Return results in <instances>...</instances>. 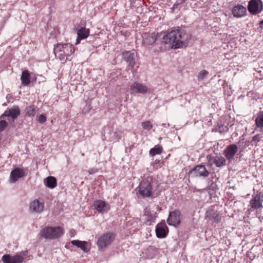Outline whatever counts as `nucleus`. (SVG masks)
Segmentation results:
<instances>
[{"mask_svg":"<svg viewBox=\"0 0 263 263\" xmlns=\"http://www.w3.org/2000/svg\"><path fill=\"white\" fill-rule=\"evenodd\" d=\"M21 80L23 86H27L30 84V74L28 70H25L22 72Z\"/></svg>","mask_w":263,"mask_h":263,"instance_id":"393cba45","label":"nucleus"},{"mask_svg":"<svg viewBox=\"0 0 263 263\" xmlns=\"http://www.w3.org/2000/svg\"><path fill=\"white\" fill-rule=\"evenodd\" d=\"M190 36L181 29L172 30L163 37L165 44L172 45L174 49H177L186 46L187 42L190 40Z\"/></svg>","mask_w":263,"mask_h":263,"instance_id":"f257e3e1","label":"nucleus"},{"mask_svg":"<svg viewBox=\"0 0 263 263\" xmlns=\"http://www.w3.org/2000/svg\"><path fill=\"white\" fill-rule=\"evenodd\" d=\"M168 232V229L164 220L162 221L156 226V233L158 238H162L165 237Z\"/></svg>","mask_w":263,"mask_h":263,"instance_id":"4468645a","label":"nucleus"},{"mask_svg":"<svg viewBox=\"0 0 263 263\" xmlns=\"http://www.w3.org/2000/svg\"><path fill=\"white\" fill-rule=\"evenodd\" d=\"M115 239V235L112 233H104L98 239L97 245L100 250H104L110 245Z\"/></svg>","mask_w":263,"mask_h":263,"instance_id":"39448f33","label":"nucleus"},{"mask_svg":"<svg viewBox=\"0 0 263 263\" xmlns=\"http://www.w3.org/2000/svg\"><path fill=\"white\" fill-rule=\"evenodd\" d=\"M26 175L25 171L23 169L18 167L15 168L10 173L9 182L11 183H15L19 178L26 176Z\"/></svg>","mask_w":263,"mask_h":263,"instance_id":"f3484780","label":"nucleus"},{"mask_svg":"<svg viewBox=\"0 0 263 263\" xmlns=\"http://www.w3.org/2000/svg\"><path fill=\"white\" fill-rule=\"evenodd\" d=\"M186 0H177L175 4L173 6L174 9H180L181 5L185 2Z\"/></svg>","mask_w":263,"mask_h":263,"instance_id":"2f4dec72","label":"nucleus"},{"mask_svg":"<svg viewBox=\"0 0 263 263\" xmlns=\"http://www.w3.org/2000/svg\"><path fill=\"white\" fill-rule=\"evenodd\" d=\"M45 185L49 188L53 189L57 184V179L54 177L49 176L44 181Z\"/></svg>","mask_w":263,"mask_h":263,"instance_id":"a878e982","label":"nucleus"},{"mask_svg":"<svg viewBox=\"0 0 263 263\" xmlns=\"http://www.w3.org/2000/svg\"><path fill=\"white\" fill-rule=\"evenodd\" d=\"M237 152V146L234 144H230L224 150L223 155L229 162H231Z\"/></svg>","mask_w":263,"mask_h":263,"instance_id":"ddd939ff","label":"nucleus"},{"mask_svg":"<svg viewBox=\"0 0 263 263\" xmlns=\"http://www.w3.org/2000/svg\"><path fill=\"white\" fill-rule=\"evenodd\" d=\"M180 215L181 213L178 210L170 212L167 219L168 224L174 227L178 226L180 223Z\"/></svg>","mask_w":263,"mask_h":263,"instance_id":"f8f14e48","label":"nucleus"},{"mask_svg":"<svg viewBox=\"0 0 263 263\" xmlns=\"http://www.w3.org/2000/svg\"><path fill=\"white\" fill-rule=\"evenodd\" d=\"M46 117L44 115H41L38 118V121L41 123H44L46 121Z\"/></svg>","mask_w":263,"mask_h":263,"instance_id":"f704fd0d","label":"nucleus"},{"mask_svg":"<svg viewBox=\"0 0 263 263\" xmlns=\"http://www.w3.org/2000/svg\"><path fill=\"white\" fill-rule=\"evenodd\" d=\"M89 29H86L85 27L81 28L78 30L77 32L78 37L76 44L77 45L80 43L81 40L86 39L89 36Z\"/></svg>","mask_w":263,"mask_h":263,"instance_id":"b1692460","label":"nucleus"},{"mask_svg":"<svg viewBox=\"0 0 263 263\" xmlns=\"http://www.w3.org/2000/svg\"><path fill=\"white\" fill-rule=\"evenodd\" d=\"M247 9L245 7L242 5H237L235 6L232 10V14L235 17H241L246 15Z\"/></svg>","mask_w":263,"mask_h":263,"instance_id":"aec40b11","label":"nucleus"},{"mask_svg":"<svg viewBox=\"0 0 263 263\" xmlns=\"http://www.w3.org/2000/svg\"><path fill=\"white\" fill-rule=\"evenodd\" d=\"M255 121L257 127L263 129V111L257 114Z\"/></svg>","mask_w":263,"mask_h":263,"instance_id":"bb28decb","label":"nucleus"},{"mask_svg":"<svg viewBox=\"0 0 263 263\" xmlns=\"http://www.w3.org/2000/svg\"><path fill=\"white\" fill-rule=\"evenodd\" d=\"M86 108V109L87 110V111H88L90 109V105H89L88 106H86L85 108Z\"/></svg>","mask_w":263,"mask_h":263,"instance_id":"58836bf2","label":"nucleus"},{"mask_svg":"<svg viewBox=\"0 0 263 263\" xmlns=\"http://www.w3.org/2000/svg\"><path fill=\"white\" fill-rule=\"evenodd\" d=\"M252 141L258 142L260 141L259 135H256L254 136L252 138Z\"/></svg>","mask_w":263,"mask_h":263,"instance_id":"c9c22d12","label":"nucleus"},{"mask_svg":"<svg viewBox=\"0 0 263 263\" xmlns=\"http://www.w3.org/2000/svg\"><path fill=\"white\" fill-rule=\"evenodd\" d=\"M208 165L211 167L215 164L218 167H222L226 164V158L221 156H213L208 155L206 156Z\"/></svg>","mask_w":263,"mask_h":263,"instance_id":"0eeeda50","label":"nucleus"},{"mask_svg":"<svg viewBox=\"0 0 263 263\" xmlns=\"http://www.w3.org/2000/svg\"><path fill=\"white\" fill-rule=\"evenodd\" d=\"M261 193H258L252 195V198L250 201V205L253 209H257L261 208L263 200L261 199Z\"/></svg>","mask_w":263,"mask_h":263,"instance_id":"a211bd4d","label":"nucleus"},{"mask_svg":"<svg viewBox=\"0 0 263 263\" xmlns=\"http://www.w3.org/2000/svg\"><path fill=\"white\" fill-rule=\"evenodd\" d=\"M144 216H145L146 223L148 225H151L153 222H155V219L157 217V213H152L151 211L147 208L144 209Z\"/></svg>","mask_w":263,"mask_h":263,"instance_id":"412c9836","label":"nucleus"},{"mask_svg":"<svg viewBox=\"0 0 263 263\" xmlns=\"http://www.w3.org/2000/svg\"><path fill=\"white\" fill-rule=\"evenodd\" d=\"M8 125V123L5 120H1L0 121V132L3 131Z\"/></svg>","mask_w":263,"mask_h":263,"instance_id":"473e14b6","label":"nucleus"},{"mask_svg":"<svg viewBox=\"0 0 263 263\" xmlns=\"http://www.w3.org/2000/svg\"><path fill=\"white\" fill-rule=\"evenodd\" d=\"M142 44L147 47L154 44L157 39V34L155 32H145L142 34Z\"/></svg>","mask_w":263,"mask_h":263,"instance_id":"9b49d317","label":"nucleus"},{"mask_svg":"<svg viewBox=\"0 0 263 263\" xmlns=\"http://www.w3.org/2000/svg\"><path fill=\"white\" fill-rule=\"evenodd\" d=\"M259 25L260 26H263V20L260 22Z\"/></svg>","mask_w":263,"mask_h":263,"instance_id":"ea45409f","label":"nucleus"},{"mask_svg":"<svg viewBox=\"0 0 263 263\" xmlns=\"http://www.w3.org/2000/svg\"><path fill=\"white\" fill-rule=\"evenodd\" d=\"M123 58L128 64V67L131 70L134 72V67L136 64V54L135 52L130 51H124L122 53Z\"/></svg>","mask_w":263,"mask_h":263,"instance_id":"1a4fd4ad","label":"nucleus"},{"mask_svg":"<svg viewBox=\"0 0 263 263\" xmlns=\"http://www.w3.org/2000/svg\"><path fill=\"white\" fill-rule=\"evenodd\" d=\"M97 172V170H95V169H91V170H89L88 171V172L89 174H93V173H95Z\"/></svg>","mask_w":263,"mask_h":263,"instance_id":"4c0bfd02","label":"nucleus"},{"mask_svg":"<svg viewBox=\"0 0 263 263\" xmlns=\"http://www.w3.org/2000/svg\"><path fill=\"white\" fill-rule=\"evenodd\" d=\"M248 9L252 15L258 14L263 10L262 2L261 0H251L249 2Z\"/></svg>","mask_w":263,"mask_h":263,"instance_id":"6e6552de","label":"nucleus"},{"mask_svg":"<svg viewBox=\"0 0 263 263\" xmlns=\"http://www.w3.org/2000/svg\"><path fill=\"white\" fill-rule=\"evenodd\" d=\"M208 74V72L206 70H203L200 72L198 74V79L200 80H202L204 78V77Z\"/></svg>","mask_w":263,"mask_h":263,"instance_id":"72a5a7b5","label":"nucleus"},{"mask_svg":"<svg viewBox=\"0 0 263 263\" xmlns=\"http://www.w3.org/2000/svg\"><path fill=\"white\" fill-rule=\"evenodd\" d=\"M75 51L74 47L70 43H59L54 48V52L56 57L61 60H64L65 58L68 59V57L72 55Z\"/></svg>","mask_w":263,"mask_h":263,"instance_id":"f03ea898","label":"nucleus"},{"mask_svg":"<svg viewBox=\"0 0 263 263\" xmlns=\"http://www.w3.org/2000/svg\"><path fill=\"white\" fill-rule=\"evenodd\" d=\"M208 216L210 220H213L216 223H219L221 219V217L217 211L213 214H209Z\"/></svg>","mask_w":263,"mask_h":263,"instance_id":"cd10ccee","label":"nucleus"},{"mask_svg":"<svg viewBox=\"0 0 263 263\" xmlns=\"http://www.w3.org/2000/svg\"><path fill=\"white\" fill-rule=\"evenodd\" d=\"M142 127L147 130H149L153 128V124L149 121H146L142 123Z\"/></svg>","mask_w":263,"mask_h":263,"instance_id":"7c9ffc66","label":"nucleus"},{"mask_svg":"<svg viewBox=\"0 0 263 263\" xmlns=\"http://www.w3.org/2000/svg\"><path fill=\"white\" fill-rule=\"evenodd\" d=\"M35 107L34 105H30L26 107V115L29 117H34L36 113Z\"/></svg>","mask_w":263,"mask_h":263,"instance_id":"c85d7f7f","label":"nucleus"},{"mask_svg":"<svg viewBox=\"0 0 263 263\" xmlns=\"http://www.w3.org/2000/svg\"><path fill=\"white\" fill-rule=\"evenodd\" d=\"M44 209V202L42 199H36L30 204L29 209L31 212L41 213Z\"/></svg>","mask_w":263,"mask_h":263,"instance_id":"2eb2a0df","label":"nucleus"},{"mask_svg":"<svg viewBox=\"0 0 263 263\" xmlns=\"http://www.w3.org/2000/svg\"><path fill=\"white\" fill-rule=\"evenodd\" d=\"M191 173L196 177L205 178L209 175V172L206 170L204 165H198L194 167L191 171Z\"/></svg>","mask_w":263,"mask_h":263,"instance_id":"dca6fc26","label":"nucleus"},{"mask_svg":"<svg viewBox=\"0 0 263 263\" xmlns=\"http://www.w3.org/2000/svg\"><path fill=\"white\" fill-rule=\"evenodd\" d=\"M21 114V110L18 106H14L11 108H7L1 116V118L10 117L14 121Z\"/></svg>","mask_w":263,"mask_h":263,"instance_id":"9d476101","label":"nucleus"},{"mask_svg":"<svg viewBox=\"0 0 263 263\" xmlns=\"http://www.w3.org/2000/svg\"><path fill=\"white\" fill-rule=\"evenodd\" d=\"M130 93H146L147 92V87L143 84L135 82L130 86Z\"/></svg>","mask_w":263,"mask_h":263,"instance_id":"6ab92c4d","label":"nucleus"},{"mask_svg":"<svg viewBox=\"0 0 263 263\" xmlns=\"http://www.w3.org/2000/svg\"><path fill=\"white\" fill-rule=\"evenodd\" d=\"M64 233V229L60 227H47L42 230L41 235L47 239H55L62 236Z\"/></svg>","mask_w":263,"mask_h":263,"instance_id":"7ed1b4c3","label":"nucleus"},{"mask_svg":"<svg viewBox=\"0 0 263 263\" xmlns=\"http://www.w3.org/2000/svg\"><path fill=\"white\" fill-rule=\"evenodd\" d=\"M69 234L71 237H73L75 235V234H76V231L74 229H71L69 231Z\"/></svg>","mask_w":263,"mask_h":263,"instance_id":"e433bc0d","label":"nucleus"},{"mask_svg":"<svg viewBox=\"0 0 263 263\" xmlns=\"http://www.w3.org/2000/svg\"><path fill=\"white\" fill-rule=\"evenodd\" d=\"M162 152V147L160 145H157L149 151V155L154 156L156 155L160 154Z\"/></svg>","mask_w":263,"mask_h":263,"instance_id":"c756f323","label":"nucleus"},{"mask_svg":"<svg viewBox=\"0 0 263 263\" xmlns=\"http://www.w3.org/2000/svg\"><path fill=\"white\" fill-rule=\"evenodd\" d=\"M27 253V251H22L14 256L5 254L2 257V260L4 263H22Z\"/></svg>","mask_w":263,"mask_h":263,"instance_id":"423d86ee","label":"nucleus"},{"mask_svg":"<svg viewBox=\"0 0 263 263\" xmlns=\"http://www.w3.org/2000/svg\"><path fill=\"white\" fill-rule=\"evenodd\" d=\"M71 243L72 245L81 248L85 252H87L90 249V244L87 241L74 240H72Z\"/></svg>","mask_w":263,"mask_h":263,"instance_id":"5701e85b","label":"nucleus"},{"mask_svg":"<svg viewBox=\"0 0 263 263\" xmlns=\"http://www.w3.org/2000/svg\"><path fill=\"white\" fill-rule=\"evenodd\" d=\"M94 206L98 211L102 213L107 212L110 208L109 204L101 200L95 201Z\"/></svg>","mask_w":263,"mask_h":263,"instance_id":"4be33fe9","label":"nucleus"},{"mask_svg":"<svg viewBox=\"0 0 263 263\" xmlns=\"http://www.w3.org/2000/svg\"><path fill=\"white\" fill-rule=\"evenodd\" d=\"M153 178L147 176L143 179L138 186L139 193L143 197H149L152 196V185Z\"/></svg>","mask_w":263,"mask_h":263,"instance_id":"20e7f679","label":"nucleus"}]
</instances>
